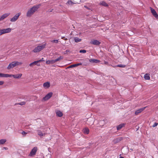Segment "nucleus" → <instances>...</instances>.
I'll use <instances>...</instances> for the list:
<instances>
[{"label": "nucleus", "mask_w": 158, "mask_h": 158, "mask_svg": "<svg viewBox=\"0 0 158 158\" xmlns=\"http://www.w3.org/2000/svg\"><path fill=\"white\" fill-rule=\"evenodd\" d=\"M46 45V44H45L41 45H38L33 50V52H34L36 53L41 51L45 47Z\"/></svg>", "instance_id": "nucleus-3"}, {"label": "nucleus", "mask_w": 158, "mask_h": 158, "mask_svg": "<svg viewBox=\"0 0 158 158\" xmlns=\"http://www.w3.org/2000/svg\"><path fill=\"white\" fill-rule=\"evenodd\" d=\"M0 77H11V76H10V74H7L2 73H1Z\"/></svg>", "instance_id": "nucleus-14"}, {"label": "nucleus", "mask_w": 158, "mask_h": 158, "mask_svg": "<svg viewBox=\"0 0 158 158\" xmlns=\"http://www.w3.org/2000/svg\"><path fill=\"white\" fill-rule=\"evenodd\" d=\"M38 61L40 63L42 61H44V58H42L41 59L38 60Z\"/></svg>", "instance_id": "nucleus-36"}, {"label": "nucleus", "mask_w": 158, "mask_h": 158, "mask_svg": "<svg viewBox=\"0 0 158 158\" xmlns=\"http://www.w3.org/2000/svg\"><path fill=\"white\" fill-rule=\"evenodd\" d=\"M63 59V56H60L59 57L54 60L55 63L57 61H60V60H62Z\"/></svg>", "instance_id": "nucleus-21"}, {"label": "nucleus", "mask_w": 158, "mask_h": 158, "mask_svg": "<svg viewBox=\"0 0 158 158\" xmlns=\"http://www.w3.org/2000/svg\"><path fill=\"white\" fill-rule=\"evenodd\" d=\"M4 82L2 81H0V85H2L4 84Z\"/></svg>", "instance_id": "nucleus-38"}, {"label": "nucleus", "mask_w": 158, "mask_h": 158, "mask_svg": "<svg viewBox=\"0 0 158 158\" xmlns=\"http://www.w3.org/2000/svg\"><path fill=\"white\" fill-rule=\"evenodd\" d=\"M21 133L24 136H25V135L27 134V133L26 132L24 131H23Z\"/></svg>", "instance_id": "nucleus-34"}, {"label": "nucleus", "mask_w": 158, "mask_h": 158, "mask_svg": "<svg viewBox=\"0 0 158 158\" xmlns=\"http://www.w3.org/2000/svg\"><path fill=\"white\" fill-rule=\"evenodd\" d=\"M2 33L4 34L5 33H10L11 31V29L10 28H8L6 29H2Z\"/></svg>", "instance_id": "nucleus-10"}, {"label": "nucleus", "mask_w": 158, "mask_h": 158, "mask_svg": "<svg viewBox=\"0 0 158 158\" xmlns=\"http://www.w3.org/2000/svg\"><path fill=\"white\" fill-rule=\"evenodd\" d=\"M56 115L59 117H62L63 115L62 113L60 111H57L56 112Z\"/></svg>", "instance_id": "nucleus-22"}, {"label": "nucleus", "mask_w": 158, "mask_h": 158, "mask_svg": "<svg viewBox=\"0 0 158 158\" xmlns=\"http://www.w3.org/2000/svg\"><path fill=\"white\" fill-rule=\"evenodd\" d=\"M51 42L55 43H57L58 42V40H53L51 41Z\"/></svg>", "instance_id": "nucleus-33"}, {"label": "nucleus", "mask_w": 158, "mask_h": 158, "mask_svg": "<svg viewBox=\"0 0 158 158\" xmlns=\"http://www.w3.org/2000/svg\"><path fill=\"white\" fill-rule=\"evenodd\" d=\"M71 1H69L66 3V4L68 5H70L71 4H73Z\"/></svg>", "instance_id": "nucleus-31"}, {"label": "nucleus", "mask_w": 158, "mask_h": 158, "mask_svg": "<svg viewBox=\"0 0 158 158\" xmlns=\"http://www.w3.org/2000/svg\"><path fill=\"white\" fill-rule=\"evenodd\" d=\"M144 77L145 80H149L150 79V74L148 73H146L145 74Z\"/></svg>", "instance_id": "nucleus-20"}, {"label": "nucleus", "mask_w": 158, "mask_h": 158, "mask_svg": "<svg viewBox=\"0 0 158 158\" xmlns=\"http://www.w3.org/2000/svg\"><path fill=\"white\" fill-rule=\"evenodd\" d=\"M83 132L85 134H88L89 132V130L88 128H85L83 129Z\"/></svg>", "instance_id": "nucleus-24"}, {"label": "nucleus", "mask_w": 158, "mask_h": 158, "mask_svg": "<svg viewBox=\"0 0 158 158\" xmlns=\"http://www.w3.org/2000/svg\"><path fill=\"white\" fill-rule=\"evenodd\" d=\"M10 14V13H6L2 15L0 18V21H2L7 17Z\"/></svg>", "instance_id": "nucleus-12"}, {"label": "nucleus", "mask_w": 158, "mask_h": 158, "mask_svg": "<svg viewBox=\"0 0 158 158\" xmlns=\"http://www.w3.org/2000/svg\"><path fill=\"white\" fill-rule=\"evenodd\" d=\"M74 40L75 41L76 43L81 42V39H80L77 37H75L74 38Z\"/></svg>", "instance_id": "nucleus-26"}, {"label": "nucleus", "mask_w": 158, "mask_h": 158, "mask_svg": "<svg viewBox=\"0 0 158 158\" xmlns=\"http://www.w3.org/2000/svg\"><path fill=\"white\" fill-rule=\"evenodd\" d=\"M90 44L95 45H98L100 44V42L96 40H92L90 42Z\"/></svg>", "instance_id": "nucleus-8"}, {"label": "nucleus", "mask_w": 158, "mask_h": 158, "mask_svg": "<svg viewBox=\"0 0 158 158\" xmlns=\"http://www.w3.org/2000/svg\"><path fill=\"white\" fill-rule=\"evenodd\" d=\"M22 74L21 73H19L16 75L10 74L11 77H13L15 78H20Z\"/></svg>", "instance_id": "nucleus-13"}, {"label": "nucleus", "mask_w": 158, "mask_h": 158, "mask_svg": "<svg viewBox=\"0 0 158 158\" xmlns=\"http://www.w3.org/2000/svg\"><path fill=\"white\" fill-rule=\"evenodd\" d=\"M37 150V148L36 147L33 148L31 151L29 155L30 156H33L35 155Z\"/></svg>", "instance_id": "nucleus-6"}, {"label": "nucleus", "mask_w": 158, "mask_h": 158, "mask_svg": "<svg viewBox=\"0 0 158 158\" xmlns=\"http://www.w3.org/2000/svg\"><path fill=\"white\" fill-rule=\"evenodd\" d=\"M99 5L105 7H107L108 5L104 1H102L100 2Z\"/></svg>", "instance_id": "nucleus-19"}, {"label": "nucleus", "mask_w": 158, "mask_h": 158, "mask_svg": "<svg viewBox=\"0 0 158 158\" xmlns=\"http://www.w3.org/2000/svg\"><path fill=\"white\" fill-rule=\"evenodd\" d=\"M3 34L2 30L0 29V36Z\"/></svg>", "instance_id": "nucleus-39"}, {"label": "nucleus", "mask_w": 158, "mask_h": 158, "mask_svg": "<svg viewBox=\"0 0 158 158\" xmlns=\"http://www.w3.org/2000/svg\"><path fill=\"white\" fill-rule=\"evenodd\" d=\"M21 14V13L20 12L16 14L13 18L10 19V21L11 22H15L18 19Z\"/></svg>", "instance_id": "nucleus-4"}, {"label": "nucleus", "mask_w": 158, "mask_h": 158, "mask_svg": "<svg viewBox=\"0 0 158 158\" xmlns=\"http://www.w3.org/2000/svg\"><path fill=\"white\" fill-rule=\"evenodd\" d=\"M124 124H121L118 125L117 127V130H119L121 129L124 126Z\"/></svg>", "instance_id": "nucleus-27"}, {"label": "nucleus", "mask_w": 158, "mask_h": 158, "mask_svg": "<svg viewBox=\"0 0 158 158\" xmlns=\"http://www.w3.org/2000/svg\"><path fill=\"white\" fill-rule=\"evenodd\" d=\"M116 66L119 67H121V68H124L125 67L126 65H125L120 64L117 65Z\"/></svg>", "instance_id": "nucleus-29"}, {"label": "nucleus", "mask_w": 158, "mask_h": 158, "mask_svg": "<svg viewBox=\"0 0 158 158\" xmlns=\"http://www.w3.org/2000/svg\"><path fill=\"white\" fill-rule=\"evenodd\" d=\"M86 50H80L79 52L81 53H85L86 52Z\"/></svg>", "instance_id": "nucleus-32"}, {"label": "nucleus", "mask_w": 158, "mask_h": 158, "mask_svg": "<svg viewBox=\"0 0 158 158\" xmlns=\"http://www.w3.org/2000/svg\"><path fill=\"white\" fill-rule=\"evenodd\" d=\"M5 149H7V148H5Z\"/></svg>", "instance_id": "nucleus-43"}, {"label": "nucleus", "mask_w": 158, "mask_h": 158, "mask_svg": "<svg viewBox=\"0 0 158 158\" xmlns=\"http://www.w3.org/2000/svg\"><path fill=\"white\" fill-rule=\"evenodd\" d=\"M104 64H108V63L107 62L105 61H104Z\"/></svg>", "instance_id": "nucleus-40"}, {"label": "nucleus", "mask_w": 158, "mask_h": 158, "mask_svg": "<svg viewBox=\"0 0 158 158\" xmlns=\"http://www.w3.org/2000/svg\"><path fill=\"white\" fill-rule=\"evenodd\" d=\"M61 39L64 40H68L67 38H65L63 36L61 37Z\"/></svg>", "instance_id": "nucleus-37"}, {"label": "nucleus", "mask_w": 158, "mask_h": 158, "mask_svg": "<svg viewBox=\"0 0 158 158\" xmlns=\"http://www.w3.org/2000/svg\"><path fill=\"white\" fill-rule=\"evenodd\" d=\"M84 7L88 9V10H89V9L87 7V6H85Z\"/></svg>", "instance_id": "nucleus-41"}, {"label": "nucleus", "mask_w": 158, "mask_h": 158, "mask_svg": "<svg viewBox=\"0 0 158 158\" xmlns=\"http://www.w3.org/2000/svg\"><path fill=\"white\" fill-rule=\"evenodd\" d=\"M89 61L90 62L95 63H99L100 62V60L94 59H90L89 60Z\"/></svg>", "instance_id": "nucleus-15"}, {"label": "nucleus", "mask_w": 158, "mask_h": 158, "mask_svg": "<svg viewBox=\"0 0 158 158\" xmlns=\"http://www.w3.org/2000/svg\"><path fill=\"white\" fill-rule=\"evenodd\" d=\"M120 158H124L123 157L121 156V157H120Z\"/></svg>", "instance_id": "nucleus-42"}, {"label": "nucleus", "mask_w": 158, "mask_h": 158, "mask_svg": "<svg viewBox=\"0 0 158 158\" xmlns=\"http://www.w3.org/2000/svg\"><path fill=\"white\" fill-rule=\"evenodd\" d=\"M22 64V63L19 62L18 61H14L10 63L7 67V69L9 70L13 68L14 67L19 65H21Z\"/></svg>", "instance_id": "nucleus-2"}, {"label": "nucleus", "mask_w": 158, "mask_h": 158, "mask_svg": "<svg viewBox=\"0 0 158 158\" xmlns=\"http://www.w3.org/2000/svg\"><path fill=\"white\" fill-rule=\"evenodd\" d=\"M158 125V123H155L154 124L152 125V127H156L157 125Z\"/></svg>", "instance_id": "nucleus-35"}, {"label": "nucleus", "mask_w": 158, "mask_h": 158, "mask_svg": "<svg viewBox=\"0 0 158 158\" xmlns=\"http://www.w3.org/2000/svg\"><path fill=\"white\" fill-rule=\"evenodd\" d=\"M146 106L140 108L136 110L135 112V114L136 115H138L142 111L144 110L146 108Z\"/></svg>", "instance_id": "nucleus-9"}, {"label": "nucleus", "mask_w": 158, "mask_h": 158, "mask_svg": "<svg viewBox=\"0 0 158 158\" xmlns=\"http://www.w3.org/2000/svg\"><path fill=\"white\" fill-rule=\"evenodd\" d=\"M151 12L153 15L156 19H158V15L155 10L152 7H150Z\"/></svg>", "instance_id": "nucleus-7"}, {"label": "nucleus", "mask_w": 158, "mask_h": 158, "mask_svg": "<svg viewBox=\"0 0 158 158\" xmlns=\"http://www.w3.org/2000/svg\"><path fill=\"white\" fill-rule=\"evenodd\" d=\"M123 139V138L122 137H118L114 140V142L115 143H118L122 140Z\"/></svg>", "instance_id": "nucleus-23"}, {"label": "nucleus", "mask_w": 158, "mask_h": 158, "mask_svg": "<svg viewBox=\"0 0 158 158\" xmlns=\"http://www.w3.org/2000/svg\"><path fill=\"white\" fill-rule=\"evenodd\" d=\"M6 140L5 139L0 140V145L3 144L6 142Z\"/></svg>", "instance_id": "nucleus-28"}, {"label": "nucleus", "mask_w": 158, "mask_h": 158, "mask_svg": "<svg viewBox=\"0 0 158 158\" xmlns=\"http://www.w3.org/2000/svg\"><path fill=\"white\" fill-rule=\"evenodd\" d=\"M34 65H36L38 66H40V65L38 60L34 61L29 64V66L30 67H32Z\"/></svg>", "instance_id": "nucleus-11"}, {"label": "nucleus", "mask_w": 158, "mask_h": 158, "mask_svg": "<svg viewBox=\"0 0 158 158\" xmlns=\"http://www.w3.org/2000/svg\"><path fill=\"white\" fill-rule=\"evenodd\" d=\"M26 104V102H21L19 103L18 104V105H25Z\"/></svg>", "instance_id": "nucleus-30"}, {"label": "nucleus", "mask_w": 158, "mask_h": 158, "mask_svg": "<svg viewBox=\"0 0 158 158\" xmlns=\"http://www.w3.org/2000/svg\"><path fill=\"white\" fill-rule=\"evenodd\" d=\"M37 132L38 135L40 136H42L43 135H45V133L43 134L40 130H38L37 131Z\"/></svg>", "instance_id": "nucleus-25"}, {"label": "nucleus", "mask_w": 158, "mask_h": 158, "mask_svg": "<svg viewBox=\"0 0 158 158\" xmlns=\"http://www.w3.org/2000/svg\"><path fill=\"white\" fill-rule=\"evenodd\" d=\"M81 64H82L81 63H77V64H73V65H71L69 66L67 68L69 69V68H72L73 67H77L78 66L80 65H81Z\"/></svg>", "instance_id": "nucleus-16"}, {"label": "nucleus", "mask_w": 158, "mask_h": 158, "mask_svg": "<svg viewBox=\"0 0 158 158\" xmlns=\"http://www.w3.org/2000/svg\"><path fill=\"white\" fill-rule=\"evenodd\" d=\"M43 86L45 88H48L50 86V84L48 82L44 83L43 84Z\"/></svg>", "instance_id": "nucleus-18"}, {"label": "nucleus", "mask_w": 158, "mask_h": 158, "mask_svg": "<svg viewBox=\"0 0 158 158\" xmlns=\"http://www.w3.org/2000/svg\"><path fill=\"white\" fill-rule=\"evenodd\" d=\"M41 4H39L33 6L29 9L26 14V16L27 17H31L41 6Z\"/></svg>", "instance_id": "nucleus-1"}, {"label": "nucleus", "mask_w": 158, "mask_h": 158, "mask_svg": "<svg viewBox=\"0 0 158 158\" xmlns=\"http://www.w3.org/2000/svg\"><path fill=\"white\" fill-rule=\"evenodd\" d=\"M52 92H50L47 94L45 97H44L42 99L43 101H47L50 99L52 96Z\"/></svg>", "instance_id": "nucleus-5"}, {"label": "nucleus", "mask_w": 158, "mask_h": 158, "mask_svg": "<svg viewBox=\"0 0 158 158\" xmlns=\"http://www.w3.org/2000/svg\"><path fill=\"white\" fill-rule=\"evenodd\" d=\"M55 63V60H47L46 61V63L47 64H53Z\"/></svg>", "instance_id": "nucleus-17"}]
</instances>
